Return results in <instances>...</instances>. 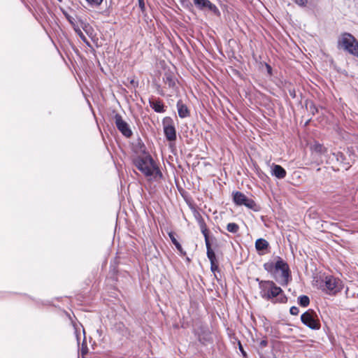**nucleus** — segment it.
Segmentation results:
<instances>
[{
	"label": "nucleus",
	"instance_id": "nucleus-1",
	"mask_svg": "<svg viewBox=\"0 0 358 358\" xmlns=\"http://www.w3.org/2000/svg\"><path fill=\"white\" fill-rule=\"evenodd\" d=\"M264 268L270 273L273 279L282 286H287L292 280L288 264L280 257H277L275 263H265Z\"/></svg>",
	"mask_w": 358,
	"mask_h": 358
},
{
	"label": "nucleus",
	"instance_id": "nucleus-2",
	"mask_svg": "<svg viewBox=\"0 0 358 358\" xmlns=\"http://www.w3.org/2000/svg\"><path fill=\"white\" fill-rule=\"evenodd\" d=\"M259 282V289L260 296L273 303H285L287 301V297L285 294L281 287L276 285L272 280H260L257 278Z\"/></svg>",
	"mask_w": 358,
	"mask_h": 358
},
{
	"label": "nucleus",
	"instance_id": "nucleus-3",
	"mask_svg": "<svg viewBox=\"0 0 358 358\" xmlns=\"http://www.w3.org/2000/svg\"><path fill=\"white\" fill-rule=\"evenodd\" d=\"M135 166L146 177H152L155 180H159L163 177L162 171L151 155L143 150L142 155L136 157L133 160Z\"/></svg>",
	"mask_w": 358,
	"mask_h": 358
},
{
	"label": "nucleus",
	"instance_id": "nucleus-4",
	"mask_svg": "<svg viewBox=\"0 0 358 358\" xmlns=\"http://www.w3.org/2000/svg\"><path fill=\"white\" fill-rule=\"evenodd\" d=\"M338 48L343 49L355 57H358V41L351 34H341L338 40Z\"/></svg>",
	"mask_w": 358,
	"mask_h": 358
},
{
	"label": "nucleus",
	"instance_id": "nucleus-5",
	"mask_svg": "<svg viewBox=\"0 0 358 358\" xmlns=\"http://www.w3.org/2000/svg\"><path fill=\"white\" fill-rule=\"evenodd\" d=\"M322 289L329 295H335L343 289V282L332 275L326 276L323 280Z\"/></svg>",
	"mask_w": 358,
	"mask_h": 358
},
{
	"label": "nucleus",
	"instance_id": "nucleus-6",
	"mask_svg": "<svg viewBox=\"0 0 358 358\" xmlns=\"http://www.w3.org/2000/svg\"><path fill=\"white\" fill-rule=\"evenodd\" d=\"M233 201L237 206H245L255 212L260 210V206L254 200L247 197L243 193L236 191L232 193Z\"/></svg>",
	"mask_w": 358,
	"mask_h": 358
},
{
	"label": "nucleus",
	"instance_id": "nucleus-7",
	"mask_svg": "<svg viewBox=\"0 0 358 358\" xmlns=\"http://www.w3.org/2000/svg\"><path fill=\"white\" fill-rule=\"evenodd\" d=\"M301 320L303 324L313 330L320 329L321 324L316 313L309 309L303 313L301 316Z\"/></svg>",
	"mask_w": 358,
	"mask_h": 358
},
{
	"label": "nucleus",
	"instance_id": "nucleus-8",
	"mask_svg": "<svg viewBox=\"0 0 358 358\" xmlns=\"http://www.w3.org/2000/svg\"><path fill=\"white\" fill-rule=\"evenodd\" d=\"M164 133L166 138L169 141L176 140V130L174 126L173 120L170 117H166L162 120Z\"/></svg>",
	"mask_w": 358,
	"mask_h": 358
},
{
	"label": "nucleus",
	"instance_id": "nucleus-9",
	"mask_svg": "<svg viewBox=\"0 0 358 358\" xmlns=\"http://www.w3.org/2000/svg\"><path fill=\"white\" fill-rule=\"evenodd\" d=\"M114 120L117 129L124 136L130 138L132 136L133 133L129 125L122 119L121 115L118 113L115 114Z\"/></svg>",
	"mask_w": 358,
	"mask_h": 358
},
{
	"label": "nucleus",
	"instance_id": "nucleus-10",
	"mask_svg": "<svg viewBox=\"0 0 358 358\" xmlns=\"http://www.w3.org/2000/svg\"><path fill=\"white\" fill-rule=\"evenodd\" d=\"M196 7L199 10H204L208 8L215 15H219L220 14L217 7L212 3L209 0H193Z\"/></svg>",
	"mask_w": 358,
	"mask_h": 358
},
{
	"label": "nucleus",
	"instance_id": "nucleus-11",
	"mask_svg": "<svg viewBox=\"0 0 358 358\" xmlns=\"http://www.w3.org/2000/svg\"><path fill=\"white\" fill-rule=\"evenodd\" d=\"M198 341L203 345H206L211 341L210 331L206 327H201L199 329L195 331Z\"/></svg>",
	"mask_w": 358,
	"mask_h": 358
},
{
	"label": "nucleus",
	"instance_id": "nucleus-12",
	"mask_svg": "<svg viewBox=\"0 0 358 358\" xmlns=\"http://www.w3.org/2000/svg\"><path fill=\"white\" fill-rule=\"evenodd\" d=\"M150 106L156 112V113H164L165 112V106L162 100L159 99H154L151 98L149 99Z\"/></svg>",
	"mask_w": 358,
	"mask_h": 358
},
{
	"label": "nucleus",
	"instance_id": "nucleus-13",
	"mask_svg": "<svg viewBox=\"0 0 358 358\" xmlns=\"http://www.w3.org/2000/svg\"><path fill=\"white\" fill-rule=\"evenodd\" d=\"M178 115L180 118H185L190 115V111L186 104L181 99L178 100L176 104Z\"/></svg>",
	"mask_w": 358,
	"mask_h": 358
},
{
	"label": "nucleus",
	"instance_id": "nucleus-14",
	"mask_svg": "<svg viewBox=\"0 0 358 358\" xmlns=\"http://www.w3.org/2000/svg\"><path fill=\"white\" fill-rule=\"evenodd\" d=\"M271 175L278 179H283L286 177L287 172L280 165L273 164L271 166Z\"/></svg>",
	"mask_w": 358,
	"mask_h": 358
},
{
	"label": "nucleus",
	"instance_id": "nucleus-15",
	"mask_svg": "<svg viewBox=\"0 0 358 358\" xmlns=\"http://www.w3.org/2000/svg\"><path fill=\"white\" fill-rule=\"evenodd\" d=\"M163 81L165 85H168L169 88H174L176 86V78L173 74L170 72L167 71L164 73L163 76Z\"/></svg>",
	"mask_w": 358,
	"mask_h": 358
},
{
	"label": "nucleus",
	"instance_id": "nucleus-16",
	"mask_svg": "<svg viewBox=\"0 0 358 358\" xmlns=\"http://www.w3.org/2000/svg\"><path fill=\"white\" fill-rule=\"evenodd\" d=\"M268 247V242L264 238H259L255 242L256 250L259 252L266 250Z\"/></svg>",
	"mask_w": 358,
	"mask_h": 358
},
{
	"label": "nucleus",
	"instance_id": "nucleus-17",
	"mask_svg": "<svg viewBox=\"0 0 358 358\" xmlns=\"http://www.w3.org/2000/svg\"><path fill=\"white\" fill-rule=\"evenodd\" d=\"M205 243H206V250H207L206 251L207 257L210 260V262H213L217 261V259L216 258L215 253L211 248V244H210V241H206V242H205Z\"/></svg>",
	"mask_w": 358,
	"mask_h": 358
},
{
	"label": "nucleus",
	"instance_id": "nucleus-18",
	"mask_svg": "<svg viewBox=\"0 0 358 358\" xmlns=\"http://www.w3.org/2000/svg\"><path fill=\"white\" fill-rule=\"evenodd\" d=\"M169 238H171V242L173 243V244L176 246V248H177V250L180 252V253L181 255H186V252H185L181 246V245L180 244V243L177 241V239L175 237V234L173 232H170L169 234Z\"/></svg>",
	"mask_w": 358,
	"mask_h": 358
},
{
	"label": "nucleus",
	"instance_id": "nucleus-19",
	"mask_svg": "<svg viewBox=\"0 0 358 358\" xmlns=\"http://www.w3.org/2000/svg\"><path fill=\"white\" fill-rule=\"evenodd\" d=\"M298 303L302 307H307L310 304V299L306 295H301L298 297Z\"/></svg>",
	"mask_w": 358,
	"mask_h": 358
},
{
	"label": "nucleus",
	"instance_id": "nucleus-20",
	"mask_svg": "<svg viewBox=\"0 0 358 358\" xmlns=\"http://www.w3.org/2000/svg\"><path fill=\"white\" fill-rule=\"evenodd\" d=\"M199 224H200V229H201V233L203 234L204 238H205V242L210 241V238H209V236H208V230L206 227V224H205V222L203 220L199 222Z\"/></svg>",
	"mask_w": 358,
	"mask_h": 358
},
{
	"label": "nucleus",
	"instance_id": "nucleus-21",
	"mask_svg": "<svg viewBox=\"0 0 358 358\" xmlns=\"http://www.w3.org/2000/svg\"><path fill=\"white\" fill-rule=\"evenodd\" d=\"M227 230L229 232L236 234L239 230V226L234 222H230L227 225Z\"/></svg>",
	"mask_w": 358,
	"mask_h": 358
},
{
	"label": "nucleus",
	"instance_id": "nucleus-22",
	"mask_svg": "<svg viewBox=\"0 0 358 358\" xmlns=\"http://www.w3.org/2000/svg\"><path fill=\"white\" fill-rule=\"evenodd\" d=\"M313 150L317 153H323L326 151V148L323 146V145L320 143H315L313 146Z\"/></svg>",
	"mask_w": 358,
	"mask_h": 358
},
{
	"label": "nucleus",
	"instance_id": "nucleus-23",
	"mask_svg": "<svg viewBox=\"0 0 358 358\" xmlns=\"http://www.w3.org/2000/svg\"><path fill=\"white\" fill-rule=\"evenodd\" d=\"M333 155L338 162H340L341 164H345L344 161L345 159V155L342 152H337L333 153Z\"/></svg>",
	"mask_w": 358,
	"mask_h": 358
},
{
	"label": "nucleus",
	"instance_id": "nucleus-24",
	"mask_svg": "<svg viewBox=\"0 0 358 358\" xmlns=\"http://www.w3.org/2000/svg\"><path fill=\"white\" fill-rule=\"evenodd\" d=\"M180 2L183 7H185L189 10H191L193 7V6L189 0H180Z\"/></svg>",
	"mask_w": 358,
	"mask_h": 358
},
{
	"label": "nucleus",
	"instance_id": "nucleus-25",
	"mask_svg": "<svg viewBox=\"0 0 358 358\" xmlns=\"http://www.w3.org/2000/svg\"><path fill=\"white\" fill-rule=\"evenodd\" d=\"M238 349L242 354L243 358H248L247 352L245 351L240 341H238Z\"/></svg>",
	"mask_w": 358,
	"mask_h": 358
},
{
	"label": "nucleus",
	"instance_id": "nucleus-26",
	"mask_svg": "<svg viewBox=\"0 0 358 358\" xmlns=\"http://www.w3.org/2000/svg\"><path fill=\"white\" fill-rule=\"evenodd\" d=\"M210 270L212 272L215 273L219 270L218 262H210Z\"/></svg>",
	"mask_w": 358,
	"mask_h": 358
},
{
	"label": "nucleus",
	"instance_id": "nucleus-27",
	"mask_svg": "<svg viewBox=\"0 0 358 358\" xmlns=\"http://www.w3.org/2000/svg\"><path fill=\"white\" fill-rule=\"evenodd\" d=\"M90 5L99 6L101 4L103 0H86Z\"/></svg>",
	"mask_w": 358,
	"mask_h": 358
},
{
	"label": "nucleus",
	"instance_id": "nucleus-28",
	"mask_svg": "<svg viewBox=\"0 0 358 358\" xmlns=\"http://www.w3.org/2000/svg\"><path fill=\"white\" fill-rule=\"evenodd\" d=\"M76 31L78 32V36H80V38H81V40L85 42V43H87V45H89V42L87 39V38L85 37V36L83 34V33L80 31V30H78Z\"/></svg>",
	"mask_w": 358,
	"mask_h": 358
},
{
	"label": "nucleus",
	"instance_id": "nucleus-29",
	"mask_svg": "<svg viewBox=\"0 0 358 358\" xmlns=\"http://www.w3.org/2000/svg\"><path fill=\"white\" fill-rule=\"evenodd\" d=\"M289 313L292 315H297L299 313V310L296 306H292L290 308Z\"/></svg>",
	"mask_w": 358,
	"mask_h": 358
},
{
	"label": "nucleus",
	"instance_id": "nucleus-30",
	"mask_svg": "<svg viewBox=\"0 0 358 358\" xmlns=\"http://www.w3.org/2000/svg\"><path fill=\"white\" fill-rule=\"evenodd\" d=\"M138 6L141 9V10L143 13L145 10V5L144 0H138Z\"/></svg>",
	"mask_w": 358,
	"mask_h": 358
},
{
	"label": "nucleus",
	"instance_id": "nucleus-31",
	"mask_svg": "<svg viewBox=\"0 0 358 358\" xmlns=\"http://www.w3.org/2000/svg\"><path fill=\"white\" fill-rule=\"evenodd\" d=\"M310 110L313 115H315V113H317V108L315 107V106L313 103L310 104Z\"/></svg>",
	"mask_w": 358,
	"mask_h": 358
},
{
	"label": "nucleus",
	"instance_id": "nucleus-32",
	"mask_svg": "<svg viewBox=\"0 0 358 358\" xmlns=\"http://www.w3.org/2000/svg\"><path fill=\"white\" fill-rule=\"evenodd\" d=\"M267 345H268V341L266 339L261 341L259 343V347L261 348H264L266 347Z\"/></svg>",
	"mask_w": 358,
	"mask_h": 358
},
{
	"label": "nucleus",
	"instance_id": "nucleus-33",
	"mask_svg": "<svg viewBox=\"0 0 358 358\" xmlns=\"http://www.w3.org/2000/svg\"><path fill=\"white\" fill-rule=\"evenodd\" d=\"M295 2L300 6H306L307 0H294Z\"/></svg>",
	"mask_w": 358,
	"mask_h": 358
},
{
	"label": "nucleus",
	"instance_id": "nucleus-34",
	"mask_svg": "<svg viewBox=\"0 0 358 358\" xmlns=\"http://www.w3.org/2000/svg\"><path fill=\"white\" fill-rule=\"evenodd\" d=\"M116 327H117V328L119 330H125V331H127V330H126V328H125V327H124V324H123V323H119V324H117Z\"/></svg>",
	"mask_w": 358,
	"mask_h": 358
},
{
	"label": "nucleus",
	"instance_id": "nucleus-35",
	"mask_svg": "<svg viewBox=\"0 0 358 358\" xmlns=\"http://www.w3.org/2000/svg\"><path fill=\"white\" fill-rule=\"evenodd\" d=\"M266 69H267L268 73L271 75V71H272V68L271 67L270 65L266 64Z\"/></svg>",
	"mask_w": 358,
	"mask_h": 358
},
{
	"label": "nucleus",
	"instance_id": "nucleus-36",
	"mask_svg": "<svg viewBox=\"0 0 358 358\" xmlns=\"http://www.w3.org/2000/svg\"><path fill=\"white\" fill-rule=\"evenodd\" d=\"M159 89H160V86H158V89H157V90H158L159 94L160 95H162V96H164V94L163 91H162V90H160Z\"/></svg>",
	"mask_w": 358,
	"mask_h": 358
},
{
	"label": "nucleus",
	"instance_id": "nucleus-37",
	"mask_svg": "<svg viewBox=\"0 0 358 358\" xmlns=\"http://www.w3.org/2000/svg\"><path fill=\"white\" fill-rule=\"evenodd\" d=\"M346 165H347V166H344V168H345V169H348V167H349V166H348V164H346Z\"/></svg>",
	"mask_w": 358,
	"mask_h": 358
},
{
	"label": "nucleus",
	"instance_id": "nucleus-38",
	"mask_svg": "<svg viewBox=\"0 0 358 358\" xmlns=\"http://www.w3.org/2000/svg\"><path fill=\"white\" fill-rule=\"evenodd\" d=\"M290 95H293V96H295V94H294V93H290Z\"/></svg>",
	"mask_w": 358,
	"mask_h": 358
},
{
	"label": "nucleus",
	"instance_id": "nucleus-39",
	"mask_svg": "<svg viewBox=\"0 0 358 358\" xmlns=\"http://www.w3.org/2000/svg\"><path fill=\"white\" fill-rule=\"evenodd\" d=\"M290 95H293V96H295V94H294V93H290Z\"/></svg>",
	"mask_w": 358,
	"mask_h": 358
},
{
	"label": "nucleus",
	"instance_id": "nucleus-40",
	"mask_svg": "<svg viewBox=\"0 0 358 358\" xmlns=\"http://www.w3.org/2000/svg\"><path fill=\"white\" fill-rule=\"evenodd\" d=\"M290 95H293V96H295V94H294V93H290Z\"/></svg>",
	"mask_w": 358,
	"mask_h": 358
},
{
	"label": "nucleus",
	"instance_id": "nucleus-41",
	"mask_svg": "<svg viewBox=\"0 0 358 358\" xmlns=\"http://www.w3.org/2000/svg\"><path fill=\"white\" fill-rule=\"evenodd\" d=\"M279 274H282V271H279Z\"/></svg>",
	"mask_w": 358,
	"mask_h": 358
}]
</instances>
